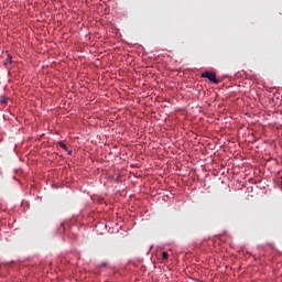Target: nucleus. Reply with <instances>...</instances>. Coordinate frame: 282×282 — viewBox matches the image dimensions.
<instances>
[{
	"mask_svg": "<svg viewBox=\"0 0 282 282\" xmlns=\"http://www.w3.org/2000/svg\"><path fill=\"white\" fill-rule=\"evenodd\" d=\"M162 259H163V261L169 260V252L163 251V252H162Z\"/></svg>",
	"mask_w": 282,
	"mask_h": 282,
	"instance_id": "3",
	"label": "nucleus"
},
{
	"mask_svg": "<svg viewBox=\"0 0 282 282\" xmlns=\"http://www.w3.org/2000/svg\"><path fill=\"white\" fill-rule=\"evenodd\" d=\"M4 65L8 67V65H12V56L8 55Z\"/></svg>",
	"mask_w": 282,
	"mask_h": 282,
	"instance_id": "2",
	"label": "nucleus"
},
{
	"mask_svg": "<svg viewBox=\"0 0 282 282\" xmlns=\"http://www.w3.org/2000/svg\"><path fill=\"white\" fill-rule=\"evenodd\" d=\"M0 101H1V104L3 105V104H6V102H8V98L1 97Z\"/></svg>",
	"mask_w": 282,
	"mask_h": 282,
	"instance_id": "5",
	"label": "nucleus"
},
{
	"mask_svg": "<svg viewBox=\"0 0 282 282\" xmlns=\"http://www.w3.org/2000/svg\"><path fill=\"white\" fill-rule=\"evenodd\" d=\"M58 145L61 147V149H64V151H67V145L63 142H59Z\"/></svg>",
	"mask_w": 282,
	"mask_h": 282,
	"instance_id": "4",
	"label": "nucleus"
},
{
	"mask_svg": "<svg viewBox=\"0 0 282 282\" xmlns=\"http://www.w3.org/2000/svg\"><path fill=\"white\" fill-rule=\"evenodd\" d=\"M68 155H72V150H70V151H68Z\"/></svg>",
	"mask_w": 282,
	"mask_h": 282,
	"instance_id": "7",
	"label": "nucleus"
},
{
	"mask_svg": "<svg viewBox=\"0 0 282 282\" xmlns=\"http://www.w3.org/2000/svg\"><path fill=\"white\" fill-rule=\"evenodd\" d=\"M202 78H208L210 83H215V85H219V79H217V75L214 72H205L202 74Z\"/></svg>",
	"mask_w": 282,
	"mask_h": 282,
	"instance_id": "1",
	"label": "nucleus"
},
{
	"mask_svg": "<svg viewBox=\"0 0 282 282\" xmlns=\"http://www.w3.org/2000/svg\"><path fill=\"white\" fill-rule=\"evenodd\" d=\"M100 267H101V268H106V267H107V263H101Z\"/></svg>",
	"mask_w": 282,
	"mask_h": 282,
	"instance_id": "6",
	"label": "nucleus"
}]
</instances>
